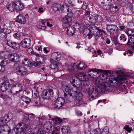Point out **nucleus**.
Wrapping results in <instances>:
<instances>
[{
  "label": "nucleus",
  "mask_w": 134,
  "mask_h": 134,
  "mask_svg": "<svg viewBox=\"0 0 134 134\" xmlns=\"http://www.w3.org/2000/svg\"><path fill=\"white\" fill-rule=\"evenodd\" d=\"M70 128L68 126H64L62 129V134H68L70 131Z\"/></svg>",
  "instance_id": "obj_33"
},
{
  "label": "nucleus",
  "mask_w": 134,
  "mask_h": 134,
  "mask_svg": "<svg viewBox=\"0 0 134 134\" xmlns=\"http://www.w3.org/2000/svg\"><path fill=\"white\" fill-rule=\"evenodd\" d=\"M98 15H92L89 18V20L90 22L94 24L97 22L98 20Z\"/></svg>",
  "instance_id": "obj_28"
},
{
  "label": "nucleus",
  "mask_w": 134,
  "mask_h": 134,
  "mask_svg": "<svg viewBox=\"0 0 134 134\" xmlns=\"http://www.w3.org/2000/svg\"><path fill=\"white\" fill-rule=\"evenodd\" d=\"M48 90H44L42 92V97L43 99H47L50 97Z\"/></svg>",
  "instance_id": "obj_29"
},
{
  "label": "nucleus",
  "mask_w": 134,
  "mask_h": 134,
  "mask_svg": "<svg viewBox=\"0 0 134 134\" xmlns=\"http://www.w3.org/2000/svg\"><path fill=\"white\" fill-rule=\"evenodd\" d=\"M15 9L18 10H22L24 7L23 4L19 1L14 2Z\"/></svg>",
  "instance_id": "obj_25"
},
{
  "label": "nucleus",
  "mask_w": 134,
  "mask_h": 134,
  "mask_svg": "<svg viewBox=\"0 0 134 134\" xmlns=\"http://www.w3.org/2000/svg\"><path fill=\"white\" fill-rule=\"evenodd\" d=\"M107 30L111 33H113L118 30V27L114 25H108L107 27Z\"/></svg>",
  "instance_id": "obj_24"
},
{
  "label": "nucleus",
  "mask_w": 134,
  "mask_h": 134,
  "mask_svg": "<svg viewBox=\"0 0 134 134\" xmlns=\"http://www.w3.org/2000/svg\"><path fill=\"white\" fill-rule=\"evenodd\" d=\"M37 134H46V132L44 131L41 130Z\"/></svg>",
  "instance_id": "obj_57"
},
{
  "label": "nucleus",
  "mask_w": 134,
  "mask_h": 134,
  "mask_svg": "<svg viewBox=\"0 0 134 134\" xmlns=\"http://www.w3.org/2000/svg\"><path fill=\"white\" fill-rule=\"evenodd\" d=\"M124 129L125 130L129 132H130L132 130L131 128L129 127V126L128 125H126L124 127Z\"/></svg>",
  "instance_id": "obj_47"
},
{
  "label": "nucleus",
  "mask_w": 134,
  "mask_h": 134,
  "mask_svg": "<svg viewBox=\"0 0 134 134\" xmlns=\"http://www.w3.org/2000/svg\"><path fill=\"white\" fill-rule=\"evenodd\" d=\"M28 127L27 124L23 122L18 124L15 129L16 134H20L22 132L24 133Z\"/></svg>",
  "instance_id": "obj_8"
},
{
  "label": "nucleus",
  "mask_w": 134,
  "mask_h": 134,
  "mask_svg": "<svg viewBox=\"0 0 134 134\" xmlns=\"http://www.w3.org/2000/svg\"><path fill=\"white\" fill-rule=\"evenodd\" d=\"M23 63L25 65L30 67L31 66L32 64L31 62L26 58H25L23 60Z\"/></svg>",
  "instance_id": "obj_36"
},
{
  "label": "nucleus",
  "mask_w": 134,
  "mask_h": 134,
  "mask_svg": "<svg viewBox=\"0 0 134 134\" xmlns=\"http://www.w3.org/2000/svg\"><path fill=\"white\" fill-rule=\"evenodd\" d=\"M30 42L29 38H26L22 40L21 42V44L23 48H27L30 46Z\"/></svg>",
  "instance_id": "obj_20"
},
{
  "label": "nucleus",
  "mask_w": 134,
  "mask_h": 134,
  "mask_svg": "<svg viewBox=\"0 0 134 134\" xmlns=\"http://www.w3.org/2000/svg\"><path fill=\"white\" fill-rule=\"evenodd\" d=\"M47 22V21L46 20H44L42 21V25L45 26V24Z\"/></svg>",
  "instance_id": "obj_60"
},
{
  "label": "nucleus",
  "mask_w": 134,
  "mask_h": 134,
  "mask_svg": "<svg viewBox=\"0 0 134 134\" xmlns=\"http://www.w3.org/2000/svg\"><path fill=\"white\" fill-rule=\"evenodd\" d=\"M16 71L19 75L21 76L27 75L28 72V70L25 67L20 66L16 68Z\"/></svg>",
  "instance_id": "obj_10"
},
{
  "label": "nucleus",
  "mask_w": 134,
  "mask_h": 134,
  "mask_svg": "<svg viewBox=\"0 0 134 134\" xmlns=\"http://www.w3.org/2000/svg\"><path fill=\"white\" fill-rule=\"evenodd\" d=\"M64 91V97L65 99L69 102L76 100L75 103V106H80L82 103V95L81 93L77 91L72 90L71 87L70 85H65L63 87Z\"/></svg>",
  "instance_id": "obj_2"
},
{
  "label": "nucleus",
  "mask_w": 134,
  "mask_h": 134,
  "mask_svg": "<svg viewBox=\"0 0 134 134\" xmlns=\"http://www.w3.org/2000/svg\"><path fill=\"white\" fill-rule=\"evenodd\" d=\"M38 28L39 29H40L41 30H44L45 29L46 26H45L42 25L39 26Z\"/></svg>",
  "instance_id": "obj_53"
},
{
  "label": "nucleus",
  "mask_w": 134,
  "mask_h": 134,
  "mask_svg": "<svg viewBox=\"0 0 134 134\" xmlns=\"http://www.w3.org/2000/svg\"><path fill=\"white\" fill-rule=\"evenodd\" d=\"M75 76H73L71 77L70 79V81L74 87L73 88H72V90H73L74 91H77L78 92V90H80L82 92L86 93L87 91V87L89 85L90 83L89 82L88 85H84L83 83V85L81 82L77 83L76 85H75Z\"/></svg>",
  "instance_id": "obj_4"
},
{
  "label": "nucleus",
  "mask_w": 134,
  "mask_h": 134,
  "mask_svg": "<svg viewBox=\"0 0 134 134\" xmlns=\"http://www.w3.org/2000/svg\"><path fill=\"white\" fill-rule=\"evenodd\" d=\"M7 120L2 116L0 117V134H10L11 130L6 124Z\"/></svg>",
  "instance_id": "obj_5"
},
{
  "label": "nucleus",
  "mask_w": 134,
  "mask_h": 134,
  "mask_svg": "<svg viewBox=\"0 0 134 134\" xmlns=\"http://www.w3.org/2000/svg\"><path fill=\"white\" fill-rule=\"evenodd\" d=\"M59 63L58 61L51 62V64L50 65V68L52 69H54L57 68Z\"/></svg>",
  "instance_id": "obj_39"
},
{
  "label": "nucleus",
  "mask_w": 134,
  "mask_h": 134,
  "mask_svg": "<svg viewBox=\"0 0 134 134\" xmlns=\"http://www.w3.org/2000/svg\"><path fill=\"white\" fill-rule=\"evenodd\" d=\"M89 15H90V12H89L88 11H87V12H86V14H85V15L86 17H89Z\"/></svg>",
  "instance_id": "obj_62"
},
{
  "label": "nucleus",
  "mask_w": 134,
  "mask_h": 134,
  "mask_svg": "<svg viewBox=\"0 0 134 134\" xmlns=\"http://www.w3.org/2000/svg\"><path fill=\"white\" fill-rule=\"evenodd\" d=\"M16 21L22 24H25L26 22V19L23 15L19 14L16 17Z\"/></svg>",
  "instance_id": "obj_22"
},
{
  "label": "nucleus",
  "mask_w": 134,
  "mask_h": 134,
  "mask_svg": "<svg viewBox=\"0 0 134 134\" xmlns=\"http://www.w3.org/2000/svg\"><path fill=\"white\" fill-rule=\"evenodd\" d=\"M76 113L78 116H81L82 115L81 112L78 110H76Z\"/></svg>",
  "instance_id": "obj_58"
},
{
  "label": "nucleus",
  "mask_w": 134,
  "mask_h": 134,
  "mask_svg": "<svg viewBox=\"0 0 134 134\" xmlns=\"http://www.w3.org/2000/svg\"><path fill=\"white\" fill-rule=\"evenodd\" d=\"M131 37L130 38V39L131 41L133 42L134 41V35L133 36H131Z\"/></svg>",
  "instance_id": "obj_64"
},
{
  "label": "nucleus",
  "mask_w": 134,
  "mask_h": 134,
  "mask_svg": "<svg viewBox=\"0 0 134 134\" xmlns=\"http://www.w3.org/2000/svg\"><path fill=\"white\" fill-rule=\"evenodd\" d=\"M110 10L113 13H114L118 10V7L115 4H111L110 5Z\"/></svg>",
  "instance_id": "obj_34"
},
{
  "label": "nucleus",
  "mask_w": 134,
  "mask_h": 134,
  "mask_svg": "<svg viewBox=\"0 0 134 134\" xmlns=\"http://www.w3.org/2000/svg\"><path fill=\"white\" fill-rule=\"evenodd\" d=\"M109 83L114 86H116L118 84L117 81L115 79L110 78L109 79Z\"/></svg>",
  "instance_id": "obj_35"
},
{
  "label": "nucleus",
  "mask_w": 134,
  "mask_h": 134,
  "mask_svg": "<svg viewBox=\"0 0 134 134\" xmlns=\"http://www.w3.org/2000/svg\"><path fill=\"white\" fill-rule=\"evenodd\" d=\"M38 61L34 63L35 65L36 66H40V64H44L45 62L46 58L44 55L39 56L38 58Z\"/></svg>",
  "instance_id": "obj_19"
},
{
  "label": "nucleus",
  "mask_w": 134,
  "mask_h": 134,
  "mask_svg": "<svg viewBox=\"0 0 134 134\" xmlns=\"http://www.w3.org/2000/svg\"><path fill=\"white\" fill-rule=\"evenodd\" d=\"M103 72L106 75V76H111L115 77H116V74H118L119 73V71L118 70H115V71H110L108 70H103Z\"/></svg>",
  "instance_id": "obj_14"
},
{
  "label": "nucleus",
  "mask_w": 134,
  "mask_h": 134,
  "mask_svg": "<svg viewBox=\"0 0 134 134\" xmlns=\"http://www.w3.org/2000/svg\"><path fill=\"white\" fill-rule=\"evenodd\" d=\"M25 100H24V102L27 104L30 103L31 101V99L27 97H25Z\"/></svg>",
  "instance_id": "obj_52"
},
{
  "label": "nucleus",
  "mask_w": 134,
  "mask_h": 134,
  "mask_svg": "<svg viewBox=\"0 0 134 134\" xmlns=\"http://www.w3.org/2000/svg\"><path fill=\"white\" fill-rule=\"evenodd\" d=\"M0 97L5 100L8 97V96L4 93H1L0 94Z\"/></svg>",
  "instance_id": "obj_46"
},
{
  "label": "nucleus",
  "mask_w": 134,
  "mask_h": 134,
  "mask_svg": "<svg viewBox=\"0 0 134 134\" xmlns=\"http://www.w3.org/2000/svg\"><path fill=\"white\" fill-rule=\"evenodd\" d=\"M10 82L11 83V84L12 85V87L17 86L18 85L20 84L16 81H14L12 79L10 80Z\"/></svg>",
  "instance_id": "obj_45"
},
{
  "label": "nucleus",
  "mask_w": 134,
  "mask_h": 134,
  "mask_svg": "<svg viewBox=\"0 0 134 134\" xmlns=\"http://www.w3.org/2000/svg\"><path fill=\"white\" fill-rule=\"evenodd\" d=\"M6 53L5 52H2L0 53V59L3 60H6L5 59V56Z\"/></svg>",
  "instance_id": "obj_43"
},
{
  "label": "nucleus",
  "mask_w": 134,
  "mask_h": 134,
  "mask_svg": "<svg viewBox=\"0 0 134 134\" xmlns=\"http://www.w3.org/2000/svg\"><path fill=\"white\" fill-rule=\"evenodd\" d=\"M108 52L109 54L113 52V49L111 48H109L108 49Z\"/></svg>",
  "instance_id": "obj_59"
},
{
  "label": "nucleus",
  "mask_w": 134,
  "mask_h": 134,
  "mask_svg": "<svg viewBox=\"0 0 134 134\" xmlns=\"http://www.w3.org/2000/svg\"><path fill=\"white\" fill-rule=\"evenodd\" d=\"M64 103V99L63 98H60L56 101L54 104L53 105V107L55 109H59L62 107Z\"/></svg>",
  "instance_id": "obj_11"
},
{
  "label": "nucleus",
  "mask_w": 134,
  "mask_h": 134,
  "mask_svg": "<svg viewBox=\"0 0 134 134\" xmlns=\"http://www.w3.org/2000/svg\"><path fill=\"white\" fill-rule=\"evenodd\" d=\"M61 7V5L56 3L53 4L51 7L53 10L55 12L60 10Z\"/></svg>",
  "instance_id": "obj_32"
},
{
  "label": "nucleus",
  "mask_w": 134,
  "mask_h": 134,
  "mask_svg": "<svg viewBox=\"0 0 134 134\" xmlns=\"http://www.w3.org/2000/svg\"><path fill=\"white\" fill-rule=\"evenodd\" d=\"M22 87L21 84H19L17 86H12L11 90V92L13 94L18 93L21 91Z\"/></svg>",
  "instance_id": "obj_12"
},
{
  "label": "nucleus",
  "mask_w": 134,
  "mask_h": 134,
  "mask_svg": "<svg viewBox=\"0 0 134 134\" xmlns=\"http://www.w3.org/2000/svg\"><path fill=\"white\" fill-rule=\"evenodd\" d=\"M7 8L10 11H13L15 9L14 2L12 3L8 4L7 6Z\"/></svg>",
  "instance_id": "obj_37"
},
{
  "label": "nucleus",
  "mask_w": 134,
  "mask_h": 134,
  "mask_svg": "<svg viewBox=\"0 0 134 134\" xmlns=\"http://www.w3.org/2000/svg\"><path fill=\"white\" fill-rule=\"evenodd\" d=\"M61 56V54L59 53L55 52L53 53L51 56V62H53L57 61L59 63L60 58Z\"/></svg>",
  "instance_id": "obj_15"
},
{
  "label": "nucleus",
  "mask_w": 134,
  "mask_h": 134,
  "mask_svg": "<svg viewBox=\"0 0 134 134\" xmlns=\"http://www.w3.org/2000/svg\"><path fill=\"white\" fill-rule=\"evenodd\" d=\"M5 34L2 31L0 32V40H1L3 39L5 35Z\"/></svg>",
  "instance_id": "obj_51"
},
{
  "label": "nucleus",
  "mask_w": 134,
  "mask_h": 134,
  "mask_svg": "<svg viewBox=\"0 0 134 134\" xmlns=\"http://www.w3.org/2000/svg\"><path fill=\"white\" fill-rule=\"evenodd\" d=\"M9 60L14 62H18L19 61L20 58L19 55L16 54H11L9 58Z\"/></svg>",
  "instance_id": "obj_21"
},
{
  "label": "nucleus",
  "mask_w": 134,
  "mask_h": 134,
  "mask_svg": "<svg viewBox=\"0 0 134 134\" xmlns=\"http://www.w3.org/2000/svg\"><path fill=\"white\" fill-rule=\"evenodd\" d=\"M100 130L99 129L94 130L93 131L94 134H100Z\"/></svg>",
  "instance_id": "obj_50"
},
{
  "label": "nucleus",
  "mask_w": 134,
  "mask_h": 134,
  "mask_svg": "<svg viewBox=\"0 0 134 134\" xmlns=\"http://www.w3.org/2000/svg\"><path fill=\"white\" fill-rule=\"evenodd\" d=\"M75 29L72 26H69L68 27L67 33L68 35L71 36L73 35L75 32Z\"/></svg>",
  "instance_id": "obj_26"
},
{
  "label": "nucleus",
  "mask_w": 134,
  "mask_h": 134,
  "mask_svg": "<svg viewBox=\"0 0 134 134\" xmlns=\"http://www.w3.org/2000/svg\"><path fill=\"white\" fill-rule=\"evenodd\" d=\"M99 77L102 80H104L105 78H107L106 77H105L106 76L104 72H103V71H101L99 74Z\"/></svg>",
  "instance_id": "obj_41"
},
{
  "label": "nucleus",
  "mask_w": 134,
  "mask_h": 134,
  "mask_svg": "<svg viewBox=\"0 0 134 134\" xmlns=\"http://www.w3.org/2000/svg\"><path fill=\"white\" fill-rule=\"evenodd\" d=\"M72 16L73 14L72 13H71L68 14L67 15H65L64 17L62 19V21L65 24H67L68 25L69 23L71 21Z\"/></svg>",
  "instance_id": "obj_13"
},
{
  "label": "nucleus",
  "mask_w": 134,
  "mask_h": 134,
  "mask_svg": "<svg viewBox=\"0 0 134 134\" xmlns=\"http://www.w3.org/2000/svg\"><path fill=\"white\" fill-rule=\"evenodd\" d=\"M87 67V65L84 63L80 62L76 65V69L79 70H82L85 69Z\"/></svg>",
  "instance_id": "obj_27"
},
{
  "label": "nucleus",
  "mask_w": 134,
  "mask_h": 134,
  "mask_svg": "<svg viewBox=\"0 0 134 134\" xmlns=\"http://www.w3.org/2000/svg\"><path fill=\"white\" fill-rule=\"evenodd\" d=\"M32 95L33 97L34 98H36L38 97V92L36 91H32Z\"/></svg>",
  "instance_id": "obj_48"
},
{
  "label": "nucleus",
  "mask_w": 134,
  "mask_h": 134,
  "mask_svg": "<svg viewBox=\"0 0 134 134\" xmlns=\"http://www.w3.org/2000/svg\"><path fill=\"white\" fill-rule=\"evenodd\" d=\"M103 7L106 10H109L110 7V5H111V3L108 1L103 2Z\"/></svg>",
  "instance_id": "obj_31"
},
{
  "label": "nucleus",
  "mask_w": 134,
  "mask_h": 134,
  "mask_svg": "<svg viewBox=\"0 0 134 134\" xmlns=\"http://www.w3.org/2000/svg\"><path fill=\"white\" fill-rule=\"evenodd\" d=\"M49 91V96H50V97L51 96V97L52 96V95L53 94V91L52 90H48Z\"/></svg>",
  "instance_id": "obj_54"
},
{
  "label": "nucleus",
  "mask_w": 134,
  "mask_h": 134,
  "mask_svg": "<svg viewBox=\"0 0 134 134\" xmlns=\"http://www.w3.org/2000/svg\"><path fill=\"white\" fill-rule=\"evenodd\" d=\"M119 38L120 41L122 42H124L126 40L125 36L124 34L121 35L120 36Z\"/></svg>",
  "instance_id": "obj_44"
},
{
  "label": "nucleus",
  "mask_w": 134,
  "mask_h": 134,
  "mask_svg": "<svg viewBox=\"0 0 134 134\" xmlns=\"http://www.w3.org/2000/svg\"><path fill=\"white\" fill-rule=\"evenodd\" d=\"M52 120L55 124L54 126L50 122H48L44 123V127L48 131V132L49 133H52L51 134H59L60 128L57 124L61 123L62 121V120L59 118H53Z\"/></svg>",
  "instance_id": "obj_3"
},
{
  "label": "nucleus",
  "mask_w": 134,
  "mask_h": 134,
  "mask_svg": "<svg viewBox=\"0 0 134 134\" xmlns=\"http://www.w3.org/2000/svg\"><path fill=\"white\" fill-rule=\"evenodd\" d=\"M109 129L107 127H105L102 130V131H101V134H108L109 132Z\"/></svg>",
  "instance_id": "obj_40"
},
{
  "label": "nucleus",
  "mask_w": 134,
  "mask_h": 134,
  "mask_svg": "<svg viewBox=\"0 0 134 134\" xmlns=\"http://www.w3.org/2000/svg\"><path fill=\"white\" fill-rule=\"evenodd\" d=\"M126 33L129 36L134 35V31L133 30L128 29L127 30Z\"/></svg>",
  "instance_id": "obj_42"
},
{
  "label": "nucleus",
  "mask_w": 134,
  "mask_h": 134,
  "mask_svg": "<svg viewBox=\"0 0 134 134\" xmlns=\"http://www.w3.org/2000/svg\"><path fill=\"white\" fill-rule=\"evenodd\" d=\"M25 117L26 118H24V120L26 121V122L29 124L33 121V119L35 118V116L34 114L31 113L29 114H25Z\"/></svg>",
  "instance_id": "obj_18"
},
{
  "label": "nucleus",
  "mask_w": 134,
  "mask_h": 134,
  "mask_svg": "<svg viewBox=\"0 0 134 134\" xmlns=\"http://www.w3.org/2000/svg\"><path fill=\"white\" fill-rule=\"evenodd\" d=\"M10 85L9 82L8 81H5L1 86V90L3 92L6 91L9 88Z\"/></svg>",
  "instance_id": "obj_23"
},
{
  "label": "nucleus",
  "mask_w": 134,
  "mask_h": 134,
  "mask_svg": "<svg viewBox=\"0 0 134 134\" xmlns=\"http://www.w3.org/2000/svg\"><path fill=\"white\" fill-rule=\"evenodd\" d=\"M90 28L91 29H92L91 30L87 29L86 30L87 32H88V34L87 35L89 37H88V38L90 39L92 37L93 34H91V31L92 32H93V34H95L101 36V32L102 31L99 30L98 28L94 26L90 27Z\"/></svg>",
  "instance_id": "obj_9"
},
{
  "label": "nucleus",
  "mask_w": 134,
  "mask_h": 134,
  "mask_svg": "<svg viewBox=\"0 0 134 134\" xmlns=\"http://www.w3.org/2000/svg\"><path fill=\"white\" fill-rule=\"evenodd\" d=\"M44 11L43 10L42 8H40L38 9V12L39 13H43L44 12Z\"/></svg>",
  "instance_id": "obj_56"
},
{
  "label": "nucleus",
  "mask_w": 134,
  "mask_h": 134,
  "mask_svg": "<svg viewBox=\"0 0 134 134\" xmlns=\"http://www.w3.org/2000/svg\"><path fill=\"white\" fill-rule=\"evenodd\" d=\"M11 29L10 24L8 23L4 24L2 28V30L5 34H8L11 32Z\"/></svg>",
  "instance_id": "obj_17"
},
{
  "label": "nucleus",
  "mask_w": 134,
  "mask_h": 134,
  "mask_svg": "<svg viewBox=\"0 0 134 134\" xmlns=\"http://www.w3.org/2000/svg\"><path fill=\"white\" fill-rule=\"evenodd\" d=\"M101 36L102 38L105 39L107 37V34L105 33L104 31H102L101 32Z\"/></svg>",
  "instance_id": "obj_49"
},
{
  "label": "nucleus",
  "mask_w": 134,
  "mask_h": 134,
  "mask_svg": "<svg viewBox=\"0 0 134 134\" xmlns=\"http://www.w3.org/2000/svg\"><path fill=\"white\" fill-rule=\"evenodd\" d=\"M76 77L79 79L78 82L82 83L84 85H88L89 83V79L85 74L83 72H79L76 75Z\"/></svg>",
  "instance_id": "obj_6"
},
{
  "label": "nucleus",
  "mask_w": 134,
  "mask_h": 134,
  "mask_svg": "<svg viewBox=\"0 0 134 134\" xmlns=\"http://www.w3.org/2000/svg\"><path fill=\"white\" fill-rule=\"evenodd\" d=\"M8 64L7 60H2L0 63V71H3L5 70V66Z\"/></svg>",
  "instance_id": "obj_30"
},
{
  "label": "nucleus",
  "mask_w": 134,
  "mask_h": 134,
  "mask_svg": "<svg viewBox=\"0 0 134 134\" xmlns=\"http://www.w3.org/2000/svg\"><path fill=\"white\" fill-rule=\"evenodd\" d=\"M75 66V64L74 63H71L68 67V69L70 72L73 71L74 70V68Z\"/></svg>",
  "instance_id": "obj_38"
},
{
  "label": "nucleus",
  "mask_w": 134,
  "mask_h": 134,
  "mask_svg": "<svg viewBox=\"0 0 134 134\" xmlns=\"http://www.w3.org/2000/svg\"><path fill=\"white\" fill-rule=\"evenodd\" d=\"M6 44L8 46L14 49H18L19 48L20 46V45L19 43L15 42H12V41H7Z\"/></svg>",
  "instance_id": "obj_16"
},
{
  "label": "nucleus",
  "mask_w": 134,
  "mask_h": 134,
  "mask_svg": "<svg viewBox=\"0 0 134 134\" xmlns=\"http://www.w3.org/2000/svg\"><path fill=\"white\" fill-rule=\"evenodd\" d=\"M95 84L97 88L95 90L93 87L91 86L88 88V98L91 101L97 97L98 93H103L106 91L116 92L115 91L116 88L111 85L109 83L106 82L102 83L100 80L97 79L96 81Z\"/></svg>",
  "instance_id": "obj_1"
},
{
  "label": "nucleus",
  "mask_w": 134,
  "mask_h": 134,
  "mask_svg": "<svg viewBox=\"0 0 134 134\" xmlns=\"http://www.w3.org/2000/svg\"><path fill=\"white\" fill-rule=\"evenodd\" d=\"M131 47L133 49H134V41H133V42H131Z\"/></svg>",
  "instance_id": "obj_63"
},
{
  "label": "nucleus",
  "mask_w": 134,
  "mask_h": 134,
  "mask_svg": "<svg viewBox=\"0 0 134 134\" xmlns=\"http://www.w3.org/2000/svg\"><path fill=\"white\" fill-rule=\"evenodd\" d=\"M42 47L41 46L40 47L38 48V51L41 52L40 53H41V52H42Z\"/></svg>",
  "instance_id": "obj_61"
},
{
  "label": "nucleus",
  "mask_w": 134,
  "mask_h": 134,
  "mask_svg": "<svg viewBox=\"0 0 134 134\" xmlns=\"http://www.w3.org/2000/svg\"><path fill=\"white\" fill-rule=\"evenodd\" d=\"M93 35H94L96 40H98V39L100 37V36L99 35V36L98 35H96L95 34H93Z\"/></svg>",
  "instance_id": "obj_55"
},
{
  "label": "nucleus",
  "mask_w": 134,
  "mask_h": 134,
  "mask_svg": "<svg viewBox=\"0 0 134 134\" xmlns=\"http://www.w3.org/2000/svg\"><path fill=\"white\" fill-rule=\"evenodd\" d=\"M102 70L97 69L96 68H93L90 69L89 71L88 72V75L94 79H96L94 82H95V84L96 85L95 82L96 80L98 79L99 74Z\"/></svg>",
  "instance_id": "obj_7"
}]
</instances>
